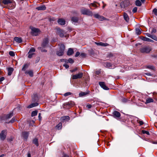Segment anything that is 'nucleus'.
I'll return each mask as SVG.
<instances>
[{
    "label": "nucleus",
    "instance_id": "nucleus-48",
    "mask_svg": "<svg viewBox=\"0 0 157 157\" xmlns=\"http://www.w3.org/2000/svg\"><path fill=\"white\" fill-rule=\"evenodd\" d=\"M68 61L69 63H72L74 62V60L71 58L69 59Z\"/></svg>",
    "mask_w": 157,
    "mask_h": 157
},
{
    "label": "nucleus",
    "instance_id": "nucleus-2",
    "mask_svg": "<svg viewBox=\"0 0 157 157\" xmlns=\"http://www.w3.org/2000/svg\"><path fill=\"white\" fill-rule=\"evenodd\" d=\"M81 12L83 14L86 15L88 16H92L93 15L92 12L89 10L83 8L81 9Z\"/></svg>",
    "mask_w": 157,
    "mask_h": 157
},
{
    "label": "nucleus",
    "instance_id": "nucleus-7",
    "mask_svg": "<svg viewBox=\"0 0 157 157\" xmlns=\"http://www.w3.org/2000/svg\"><path fill=\"white\" fill-rule=\"evenodd\" d=\"M151 48L145 46L140 49V51L142 53H149L151 51Z\"/></svg>",
    "mask_w": 157,
    "mask_h": 157
},
{
    "label": "nucleus",
    "instance_id": "nucleus-38",
    "mask_svg": "<svg viewBox=\"0 0 157 157\" xmlns=\"http://www.w3.org/2000/svg\"><path fill=\"white\" fill-rule=\"evenodd\" d=\"M37 111L36 110L33 111L31 113L32 117H34L36 116L37 115Z\"/></svg>",
    "mask_w": 157,
    "mask_h": 157
},
{
    "label": "nucleus",
    "instance_id": "nucleus-24",
    "mask_svg": "<svg viewBox=\"0 0 157 157\" xmlns=\"http://www.w3.org/2000/svg\"><path fill=\"white\" fill-rule=\"evenodd\" d=\"M71 20L73 22L77 23L78 21V18L76 17H71Z\"/></svg>",
    "mask_w": 157,
    "mask_h": 157
},
{
    "label": "nucleus",
    "instance_id": "nucleus-49",
    "mask_svg": "<svg viewBox=\"0 0 157 157\" xmlns=\"http://www.w3.org/2000/svg\"><path fill=\"white\" fill-rule=\"evenodd\" d=\"M156 32V29L154 28H153L151 31V33L152 34H154Z\"/></svg>",
    "mask_w": 157,
    "mask_h": 157
},
{
    "label": "nucleus",
    "instance_id": "nucleus-20",
    "mask_svg": "<svg viewBox=\"0 0 157 157\" xmlns=\"http://www.w3.org/2000/svg\"><path fill=\"white\" fill-rule=\"evenodd\" d=\"M95 43L97 45L102 46H106L109 45V44L107 43H103L102 42H95Z\"/></svg>",
    "mask_w": 157,
    "mask_h": 157
},
{
    "label": "nucleus",
    "instance_id": "nucleus-17",
    "mask_svg": "<svg viewBox=\"0 0 157 157\" xmlns=\"http://www.w3.org/2000/svg\"><path fill=\"white\" fill-rule=\"evenodd\" d=\"M36 9L38 10H44L46 9V7L45 5H43L36 7Z\"/></svg>",
    "mask_w": 157,
    "mask_h": 157
},
{
    "label": "nucleus",
    "instance_id": "nucleus-9",
    "mask_svg": "<svg viewBox=\"0 0 157 157\" xmlns=\"http://www.w3.org/2000/svg\"><path fill=\"white\" fill-rule=\"evenodd\" d=\"M13 2V0H0V4L1 5H2V4H3L5 5H7L12 3Z\"/></svg>",
    "mask_w": 157,
    "mask_h": 157
},
{
    "label": "nucleus",
    "instance_id": "nucleus-60",
    "mask_svg": "<svg viewBox=\"0 0 157 157\" xmlns=\"http://www.w3.org/2000/svg\"><path fill=\"white\" fill-rule=\"evenodd\" d=\"M101 73V72H100V71H96L95 72V74L96 75H99Z\"/></svg>",
    "mask_w": 157,
    "mask_h": 157
},
{
    "label": "nucleus",
    "instance_id": "nucleus-36",
    "mask_svg": "<svg viewBox=\"0 0 157 157\" xmlns=\"http://www.w3.org/2000/svg\"><path fill=\"white\" fill-rule=\"evenodd\" d=\"M135 4L137 6H140L142 4L140 0H136L135 2Z\"/></svg>",
    "mask_w": 157,
    "mask_h": 157
},
{
    "label": "nucleus",
    "instance_id": "nucleus-33",
    "mask_svg": "<svg viewBox=\"0 0 157 157\" xmlns=\"http://www.w3.org/2000/svg\"><path fill=\"white\" fill-rule=\"evenodd\" d=\"M33 143L36 145L37 146L39 145L38 140L36 138L34 139L33 140Z\"/></svg>",
    "mask_w": 157,
    "mask_h": 157
},
{
    "label": "nucleus",
    "instance_id": "nucleus-14",
    "mask_svg": "<svg viewBox=\"0 0 157 157\" xmlns=\"http://www.w3.org/2000/svg\"><path fill=\"white\" fill-rule=\"evenodd\" d=\"M140 38L143 40L146 41H148L151 42H154V41L150 39L149 38L146 37H145L144 36H140Z\"/></svg>",
    "mask_w": 157,
    "mask_h": 157
},
{
    "label": "nucleus",
    "instance_id": "nucleus-13",
    "mask_svg": "<svg viewBox=\"0 0 157 157\" xmlns=\"http://www.w3.org/2000/svg\"><path fill=\"white\" fill-rule=\"evenodd\" d=\"M94 16L95 18L98 19L101 21H103L105 19V17H104L101 16L98 14H95L94 15Z\"/></svg>",
    "mask_w": 157,
    "mask_h": 157
},
{
    "label": "nucleus",
    "instance_id": "nucleus-40",
    "mask_svg": "<svg viewBox=\"0 0 157 157\" xmlns=\"http://www.w3.org/2000/svg\"><path fill=\"white\" fill-rule=\"evenodd\" d=\"M35 51V49L34 48H32L30 49L28 53H32L34 52Z\"/></svg>",
    "mask_w": 157,
    "mask_h": 157
},
{
    "label": "nucleus",
    "instance_id": "nucleus-50",
    "mask_svg": "<svg viewBox=\"0 0 157 157\" xmlns=\"http://www.w3.org/2000/svg\"><path fill=\"white\" fill-rule=\"evenodd\" d=\"M137 8L136 7H135L133 8L132 10V11L133 13H135L137 11Z\"/></svg>",
    "mask_w": 157,
    "mask_h": 157
},
{
    "label": "nucleus",
    "instance_id": "nucleus-58",
    "mask_svg": "<svg viewBox=\"0 0 157 157\" xmlns=\"http://www.w3.org/2000/svg\"><path fill=\"white\" fill-rule=\"evenodd\" d=\"M86 106L88 108V109H89L91 108L92 105L90 104H87L86 105Z\"/></svg>",
    "mask_w": 157,
    "mask_h": 157
},
{
    "label": "nucleus",
    "instance_id": "nucleus-52",
    "mask_svg": "<svg viewBox=\"0 0 157 157\" xmlns=\"http://www.w3.org/2000/svg\"><path fill=\"white\" fill-rule=\"evenodd\" d=\"M29 55L28 56V58H31L33 56V55L34 54V53H29Z\"/></svg>",
    "mask_w": 157,
    "mask_h": 157
},
{
    "label": "nucleus",
    "instance_id": "nucleus-4",
    "mask_svg": "<svg viewBox=\"0 0 157 157\" xmlns=\"http://www.w3.org/2000/svg\"><path fill=\"white\" fill-rule=\"evenodd\" d=\"M75 105V103L72 101H69L63 104L64 108H70V107H72Z\"/></svg>",
    "mask_w": 157,
    "mask_h": 157
},
{
    "label": "nucleus",
    "instance_id": "nucleus-21",
    "mask_svg": "<svg viewBox=\"0 0 157 157\" xmlns=\"http://www.w3.org/2000/svg\"><path fill=\"white\" fill-rule=\"evenodd\" d=\"M38 105V103L36 102L34 103H33L29 105L27 107L28 108H31L34 107Z\"/></svg>",
    "mask_w": 157,
    "mask_h": 157
},
{
    "label": "nucleus",
    "instance_id": "nucleus-22",
    "mask_svg": "<svg viewBox=\"0 0 157 157\" xmlns=\"http://www.w3.org/2000/svg\"><path fill=\"white\" fill-rule=\"evenodd\" d=\"M90 92L89 91H88L86 92H81L79 93V95L80 97H82L85 96L90 94Z\"/></svg>",
    "mask_w": 157,
    "mask_h": 157
},
{
    "label": "nucleus",
    "instance_id": "nucleus-3",
    "mask_svg": "<svg viewBox=\"0 0 157 157\" xmlns=\"http://www.w3.org/2000/svg\"><path fill=\"white\" fill-rule=\"evenodd\" d=\"M130 2L128 0H124L120 3V6L122 9H124L129 6Z\"/></svg>",
    "mask_w": 157,
    "mask_h": 157
},
{
    "label": "nucleus",
    "instance_id": "nucleus-45",
    "mask_svg": "<svg viewBox=\"0 0 157 157\" xmlns=\"http://www.w3.org/2000/svg\"><path fill=\"white\" fill-rule=\"evenodd\" d=\"M151 38L156 41H157V37L155 35H152Z\"/></svg>",
    "mask_w": 157,
    "mask_h": 157
},
{
    "label": "nucleus",
    "instance_id": "nucleus-63",
    "mask_svg": "<svg viewBox=\"0 0 157 157\" xmlns=\"http://www.w3.org/2000/svg\"><path fill=\"white\" fill-rule=\"evenodd\" d=\"M145 74L148 76H152V74L150 73L147 72L145 73Z\"/></svg>",
    "mask_w": 157,
    "mask_h": 157
},
{
    "label": "nucleus",
    "instance_id": "nucleus-31",
    "mask_svg": "<svg viewBox=\"0 0 157 157\" xmlns=\"http://www.w3.org/2000/svg\"><path fill=\"white\" fill-rule=\"evenodd\" d=\"M62 127V124L61 123H59L55 127L56 129L58 130H60L61 129Z\"/></svg>",
    "mask_w": 157,
    "mask_h": 157
},
{
    "label": "nucleus",
    "instance_id": "nucleus-39",
    "mask_svg": "<svg viewBox=\"0 0 157 157\" xmlns=\"http://www.w3.org/2000/svg\"><path fill=\"white\" fill-rule=\"evenodd\" d=\"M146 68L151 70H155V67L152 66H147Z\"/></svg>",
    "mask_w": 157,
    "mask_h": 157
},
{
    "label": "nucleus",
    "instance_id": "nucleus-43",
    "mask_svg": "<svg viewBox=\"0 0 157 157\" xmlns=\"http://www.w3.org/2000/svg\"><path fill=\"white\" fill-rule=\"evenodd\" d=\"M9 55L12 56H15V53L13 52V51H10L9 52Z\"/></svg>",
    "mask_w": 157,
    "mask_h": 157
},
{
    "label": "nucleus",
    "instance_id": "nucleus-8",
    "mask_svg": "<svg viewBox=\"0 0 157 157\" xmlns=\"http://www.w3.org/2000/svg\"><path fill=\"white\" fill-rule=\"evenodd\" d=\"M56 33L58 34L61 37H63L64 36V32L63 30L58 28L56 29Z\"/></svg>",
    "mask_w": 157,
    "mask_h": 157
},
{
    "label": "nucleus",
    "instance_id": "nucleus-29",
    "mask_svg": "<svg viewBox=\"0 0 157 157\" xmlns=\"http://www.w3.org/2000/svg\"><path fill=\"white\" fill-rule=\"evenodd\" d=\"M29 64L28 63L25 64L23 66L22 70L23 71H26V70L28 67Z\"/></svg>",
    "mask_w": 157,
    "mask_h": 157
},
{
    "label": "nucleus",
    "instance_id": "nucleus-19",
    "mask_svg": "<svg viewBox=\"0 0 157 157\" xmlns=\"http://www.w3.org/2000/svg\"><path fill=\"white\" fill-rule=\"evenodd\" d=\"M39 98L36 94H34L33 96L32 97V101L37 102L38 101Z\"/></svg>",
    "mask_w": 157,
    "mask_h": 157
},
{
    "label": "nucleus",
    "instance_id": "nucleus-34",
    "mask_svg": "<svg viewBox=\"0 0 157 157\" xmlns=\"http://www.w3.org/2000/svg\"><path fill=\"white\" fill-rule=\"evenodd\" d=\"M61 119L63 121H68L70 119V117L68 116H65L62 117L61 118Z\"/></svg>",
    "mask_w": 157,
    "mask_h": 157
},
{
    "label": "nucleus",
    "instance_id": "nucleus-46",
    "mask_svg": "<svg viewBox=\"0 0 157 157\" xmlns=\"http://www.w3.org/2000/svg\"><path fill=\"white\" fill-rule=\"evenodd\" d=\"M153 13L155 15H157V9H154L153 10Z\"/></svg>",
    "mask_w": 157,
    "mask_h": 157
},
{
    "label": "nucleus",
    "instance_id": "nucleus-56",
    "mask_svg": "<svg viewBox=\"0 0 157 157\" xmlns=\"http://www.w3.org/2000/svg\"><path fill=\"white\" fill-rule=\"evenodd\" d=\"M15 121V119L13 117V118L11 120V121H10L8 123H13V122H14Z\"/></svg>",
    "mask_w": 157,
    "mask_h": 157
},
{
    "label": "nucleus",
    "instance_id": "nucleus-28",
    "mask_svg": "<svg viewBox=\"0 0 157 157\" xmlns=\"http://www.w3.org/2000/svg\"><path fill=\"white\" fill-rule=\"evenodd\" d=\"M13 115V112H12L9 114H7L5 117V118L6 119H9L12 117Z\"/></svg>",
    "mask_w": 157,
    "mask_h": 157
},
{
    "label": "nucleus",
    "instance_id": "nucleus-62",
    "mask_svg": "<svg viewBox=\"0 0 157 157\" xmlns=\"http://www.w3.org/2000/svg\"><path fill=\"white\" fill-rule=\"evenodd\" d=\"M140 125H142L144 124V122L142 121H140L138 122Z\"/></svg>",
    "mask_w": 157,
    "mask_h": 157
},
{
    "label": "nucleus",
    "instance_id": "nucleus-53",
    "mask_svg": "<svg viewBox=\"0 0 157 157\" xmlns=\"http://www.w3.org/2000/svg\"><path fill=\"white\" fill-rule=\"evenodd\" d=\"M80 56L82 57H84L86 56V54L84 53H81L80 55Z\"/></svg>",
    "mask_w": 157,
    "mask_h": 157
},
{
    "label": "nucleus",
    "instance_id": "nucleus-23",
    "mask_svg": "<svg viewBox=\"0 0 157 157\" xmlns=\"http://www.w3.org/2000/svg\"><path fill=\"white\" fill-rule=\"evenodd\" d=\"M25 74L29 75L31 77H32L33 76V72L32 70L26 71Z\"/></svg>",
    "mask_w": 157,
    "mask_h": 157
},
{
    "label": "nucleus",
    "instance_id": "nucleus-55",
    "mask_svg": "<svg viewBox=\"0 0 157 157\" xmlns=\"http://www.w3.org/2000/svg\"><path fill=\"white\" fill-rule=\"evenodd\" d=\"M63 66L66 69H67L69 67V66L67 64H64Z\"/></svg>",
    "mask_w": 157,
    "mask_h": 157
},
{
    "label": "nucleus",
    "instance_id": "nucleus-32",
    "mask_svg": "<svg viewBox=\"0 0 157 157\" xmlns=\"http://www.w3.org/2000/svg\"><path fill=\"white\" fill-rule=\"evenodd\" d=\"M142 29L140 28H136V34L138 35H139L141 33V31Z\"/></svg>",
    "mask_w": 157,
    "mask_h": 157
},
{
    "label": "nucleus",
    "instance_id": "nucleus-11",
    "mask_svg": "<svg viewBox=\"0 0 157 157\" xmlns=\"http://www.w3.org/2000/svg\"><path fill=\"white\" fill-rule=\"evenodd\" d=\"M99 84L100 86L103 89L106 90H108L109 89V88L106 86L104 82H99Z\"/></svg>",
    "mask_w": 157,
    "mask_h": 157
},
{
    "label": "nucleus",
    "instance_id": "nucleus-12",
    "mask_svg": "<svg viewBox=\"0 0 157 157\" xmlns=\"http://www.w3.org/2000/svg\"><path fill=\"white\" fill-rule=\"evenodd\" d=\"M29 133L28 132H23L22 133V136L24 138L25 140H27L29 135Z\"/></svg>",
    "mask_w": 157,
    "mask_h": 157
},
{
    "label": "nucleus",
    "instance_id": "nucleus-41",
    "mask_svg": "<svg viewBox=\"0 0 157 157\" xmlns=\"http://www.w3.org/2000/svg\"><path fill=\"white\" fill-rule=\"evenodd\" d=\"M72 94L70 92H67L64 94V96L65 97L69 95H71Z\"/></svg>",
    "mask_w": 157,
    "mask_h": 157
},
{
    "label": "nucleus",
    "instance_id": "nucleus-44",
    "mask_svg": "<svg viewBox=\"0 0 157 157\" xmlns=\"http://www.w3.org/2000/svg\"><path fill=\"white\" fill-rule=\"evenodd\" d=\"M38 49L40 50L41 52H46L47 51L45 49H43V48L42 47H40L38 48Z\"/></svg>",
    "mask_w": 157,
    "mask_h": 157
},
{
    "label": "nucleus",
    "instance_id": "nucleus-59",
    "mask_svg": "<svg viewBox=\"0 0 157 157\" xmlns=\"http://www.w3.org/2000/svg\"><path fill=\"white\" fill-rule=\"evenodd\" d=\"M80 55V53L78 52H77L76 53V54L75 55V57H78V56H79Z\"/></svg>",
    "mask_w": 157,
    "mask_h": 157
},
{
    "label": "nucleus",
    "instance_id": "nucleus-51",
    "mask_svg": "<svg viewBox=\"0 0 157 157\" xmlns=\"http://www.w3.org/2000/svg\"><path fill=\"white\" fill-rule=\"evenodd\" d=\"M78 70V68L77 67H75V68L71 70L70 71L72 72H74L75 71H77Z\"/></svg>",
    "mask_w": 157,
    "mask_h": 157
},
{
    "label": "nucleus",
    "instance_id": "nucleus-6",
    "mask_svg": "<svg viewBox=\"0 0 157 157\" xmlns=\"http://www.w3.org/2000/svg\"><path fill=\"white\" fill-rule=\"evenodd\" d=\"M7 131L6 130L2 131L0 134V138L1 140H4L6 138Z\"/></svg>",
    "mask_w": 157,
    "mask_h": 157
},
{
    "label": "nucleus",
    "instance_id": "nucleus-10",
    "mask_svg": "<svg viewBox=\"0 0 157 157\" xmlns=\"http://www.w3.org/2000/svg\"><path fill=\"white\" fill-rule=\"evenodd\" d=\"M83 74L82 73L80 72L78 74L73 75L72 79H76L78 78H81L83 76Z\"/></svg>",
    "mask_w": 157,
    "mask_h": 157
},
{
    "label": "nucleus",
    "instance_id": "nucleus-18",
    "mask_svg": "<svg viewBox=\"0 0 157 157\" xmlns=\"http://www.w3.org/2000/svg\"><path fill=\"white\" fill-rule=\"evenodd\" d=\"M114 117H119L121 116L120 113L118 111H114L113 113Z\"/></svg>",
    "mask_w": 157,
    "mask_h": 157
},
{
    "label": "nucleus",
    "instance_id": "nucleus-61",
    "mask_svg": "<svg viewBox=\"0 0 157 157\" xmlns=\"http://www.w3.org/2000/svg\"><path fill=\"white\" fill-rule=\"evenodd\" d=\"M90 5H91L95 7H97V5L94 3H91L90 4Z\"/></svg>",
    "mask_w": 157,
    "mask_h": 157
},
{
    "label": "nucleus",
    "instance_id": "nucleus-54",
    "mask_svg": "<svg viewBox=\"0 0 157 157\" xmlns=\"http://www.w3.org/2000/svg\"><path fill=\"white\" fill-rule=\"evenodd\" d=\"M145 34L147 36L149 37L150 38H151L152 36L151 35L148 33H145Z\"/></svg>",
    "mask_w": 157,
    "mask_h": 157
},
{
    "label": "nucleus",
    "instance_id": "nucleus-25",
    "mask_svg": "<svg viewBox=\"0 0 157 157\" xmlns=\"http://www.w3.org/2000/svg\"><path fill=\"white\" fill-rule=\"evenodd\" d=\"M74 53L73 49L72 48H69L67 52V54L68 56H70L73 54Z\"/></svg>",
    "mask_w": 157,
    "mask_h": 157
},
{
    "label": "nucleus",
    "instance_id": "nucleus-27",
    "mask_svg": "<svg viewBox=\"0 0 157 157\" xmlns=\"http://www.w3.org/2000/svg\"><path fill=\"white\" fill-rule=\"evenodd\" d=\"M14 40L17 42L21 43L22 42L21 38L17 37L14 38Z\"/></svg>",
    "mask_w": 157,
    "mask_h": 157
},
{
    "label": "nucleus",
    "instance_id": "nucleus-37",
    "mask_svg": "<svg viewBox=\"0 0 157 157\" xmlns=\"http://www.w3.org/2000/svg\"><path fill=\"white\" fill-rule=\"evenodd\" d=\"M105 64H106V67L107 68H111L112 67V65L110 63H108V62H106L105 63Z\"/></svg>",
    "mask_w": 157,
    "mask_h": 157
},
{
    "label": "nucleus",
    "instance_id": "nucleus-47",
    "mask_svg": "<svg viewBox=\"0 0 157 157\" xmlns=\"http://www.w3.org/2000/svg\"><path fill=\"white\" fill-rule=\"evenodd\" d=\"M142 132L143 134H146L147 135H149L150 133L148 131H145V130H142Z\"/></svg>",
    "mask_w": 157,
    "mask_h": 157
},
{
    "label": "nucleus",
    "instance_id": "nucleus-57",
    "mask_svg": "<svg viewBox=\"0 0 157 157\" xmlns=\"http://www.w3.org/2000/svg\"><path fill=\"white\" fill-rule=\"evenodd\" d=\"M38 118H39V119L40 121H41V120L42 117L41 116V113H39V114H38Z\"/></svg>",
    "mask_w": 157,
    "mask_h": 157
},
{
    "label": "nucleus",
    "instance_id": "nucleus-15",
    "mask_svg": "<svg viewBox=\"0 0 157 157\" xmlns=\"http://www.w3.org/2000/svg\"><path fill=\"white\" fill-rule=\"evenodd\" d=\"M48 43V38H45L44 40L43 43L42 44L41 46L42 47H45Z\"/></svg>",
    "mask_w": 157,
    "mask_h": 157
},
{
    "label": "nucleus",
    "instance_id": "nucleus-5",
    "mask_svg": "<svg viewBox=\"0 0 157 157\" xmlns=\"http://www.w3.org/2000/svg\"><path fill=\"white\" fill-rule=\"evenodd\" d=\"M31 33L33 36H37L40 32L39 29L33 27L31 28Z\"/></svg>",
    "mask_w": 157,
    "mask_h": 157
},
{
    "label": "nucleus",
    "instance_id": "nucleus-64",
    "mask_svg": "<svg viewBox=\"0 0 157 157\" xmlns=\"http://www.w3.org/2000/svg\"><path fill=\"white\" fill-rule=\"evenodd\" d=\"M4 77H2L0 78V82H1L3 81L4 80Z\"/></svg>",
    "mask_w": 157,
    "mask_h": 157
},
{
    "label": "nucleus",
    "instance_id": "nucleus-35",
    "mask_svg": "<svg viewBox=\"0 0 157 157\" xmlns=\"http://www.w3.org/2000/svg\"><path fill=\"white\" fill-rule=\"evenodd\" d=\"M124 20L127 21L128 22L129 21V18L128 15L126 13H124Z\"/></svg>",
    "mask_w": 157,
    "mask_h": 157
},
{
    "label": "nucleus",
    "instance_id": "nucleus-26",
    "mask_svg": "<svg viewBox=\"0 0 157 157\" xmlns=\"http://www.w3.org/2000/svg\"><path fill=\"white\" fill-rule=\"evenodd\" d=\"M13 71V69L12 67H10L8 69V75H10Z\"/></svg>",
    "mask_w": 157,
    "mask_h": 157
},
{
    "label": "nucleus",
    "instance_id": "nucleus-30",
    "mask_svg": "<svg viewBox=\"0 0 157 157\" xmlns=\"http://www.w3.org/2000/svg\"><path fill=\"white\" fill-rule=\"evenodd\" d=\"M154 101V100L153 99L151 98H148L146 99V102L145 103H149L151 102H153Z\"/></svg>",
    "mask_w": 157,
    "mask_h": 157
},
{
    "label": "nucleus",
    "instance_id": "nucleus-1",
    "mask_svg": "<svg viewBox=\"0 0 157 157\" xmlns=\"http://www.w3.org/2000/svg\"><path fill=\"white\" fill-rule=\"evenodd\" d=\"M59 49L56 52V54L59 56H61L63 54L65 46L63 44H62L59 45Z\"/></svg>",
    "mask_w": 157,
    "mask_h": 157
},
{
    "label": "nucleus",
    "instance_id": "nucleus-42",
    "mask_svg": "<svg viewBox=\"0 0 157 157\" xmlns=\"http://www.w3.org/2000/svg\"><path fill=\"white\" fill-rule=\"evenodd\" d=\"M113 56V54L112 53H109L107 55V57L110 58Z\"/></svg>",
    "mask_w": 157,
    "mask_h": 157
},
{
    "label": "nucleus",
    "instance_id": "nucleus-16",
    "mask_svg": "<svg viewBox=\"0 0 157 157\" xmlns=\"http://www.w3.org/2000/svg\"><path fill=\"white\" fill-rule=\"evenodd\" d=\"M58 23L60 25H64L65 24V21L64 19L62 18L59 19L57 21Z\"/></svg>",
    "mask_w": 157,
    "mask_h": 157
}]
</instances>
